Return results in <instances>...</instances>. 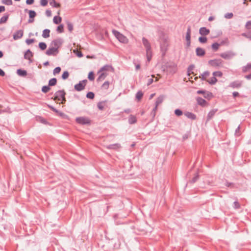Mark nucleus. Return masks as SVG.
Masks as SVG:
<instances>
[{
  "label": "nucleus",
  "instance_id": "obj_1",
  "mask_svg": "<svg viewBox=\"0 0 251 251\" xmlns=\"http://www.w3.org/2000/svg\"><path fill=\"white\" fill-rule=\"evenodd\" d=\"M142 43L146 49V56L148 62H150L152 57V51L151 45L149 41L145 37L142 38Z\"/></svg>",
  "mask_w": 251,
  "mask_h": 251
},
{
  "label": "nucleus",
  "instance_id": "obj_2",
  "mask_svg": "<svg viewBox=\"0 0 251 251\" xmlns=\"http://www.w3.org/2000/svg\"><path fill=\"white\" fill-rule=\"evenodd\" d=\"M112 33L119 42L124 44H127L128 42L127 38L116 30L113 29Z\"/></svg>",
  "mask_w": 251,
  "mask_h": 251
},
{
  "label": "nucleus",
  "instance_id": "obj_3",
  "mask_svg": "<svg viewBox=\"0 0 251 251\" xmlns=\"http://www.w3.org/2000/svg\"><path fill=\"white\" fill-rule=\"evenodd\" d=\"M66 93L64 90H59L55 93L54 100H55L61 101L62 103H65Z\"/></svg>",
  "mask_w": 251,
  "mask_h": 251
},
{
  "label": "nucleus",
  "instance_id": "obj_4",
  "mask_svg": "<svg viewBox=\"0 0 251 251\" xmlns=\"http://www.w3.org/2000/svg\"><path fill=\"white\" fill-rule=\"evenodd\" d=\"M219 55L225 60H230L236 55V53L232 50H227L220 53Z\"/></svg>",
  "mask_w": 251,
  "mask_h": 251
},
{
  "label": "nucleus",
  "instance_id": "obj_5",
  "mask_svg": "<svg viewBox=\"0 0 251 251\" xmlns=\"http://www.w3.org/2000/svg\"><path fill=\"white\" fill-rule=\"evenodd\" d=\"M208 64L213 67L219 68L223 67L224 61L221 59H214L210 60Z\"/></svg>",
  "mask_w": 251,
  "mask_h": 251
},
{
  "label": "nucleus",
  "instance_id": "obj_6",
  "mask_svg": "<svg viewBox=\"0 0 251 251\" xmlns=\"http://www.w3.org/2000/svg\"><path fill=\"white\" fill-rule=\"evenodd\" d=\"M87 81L86 79L79 81L78 84L75 85V89L77 91H81L84 90L86 85Z\"/></svg>",
  "mask_w": 251,
  "mask_h": 251
},
{
  "label": "nucleus",
  "instance_id": "obj_7",
  "mask_svg": "<svg viewBox=\"0 0 251 251\" xmlns=\"http://www.w3.org/2000/svg\"><path fill=\"white\" fill-rule=\"evenodd\" d=\"M63 43L62 40L61 39H57L53 40L50 44V46L53 47L57 50H58L59 47L61 46Z\"/></svg>",
  "mask_w": 251,
  "mask_h": 251
},
{
  "label": "nucleus",
  "instance_id": "obj_8",
  "mask_svg": "<svg viewBox=\"0 0 251 251\" xmlns=\"http://www.w3.org/2000/svg\"><path fill=\"white\" fill-rule=\"evenodd\" d=\"M76 122L81 125L89 124L90 120L89 118L84 117H77L75 119Z\"/></svg>",
  "mask_w": 251,
  "mask_h": 251
},
{
  "label": "nucleus",
  "instance_id": "obj_9",
  "mask_svg": "<svg viewBox=\"0 0 251 251\" xmlns=\"http://www.w3.org/2000/svg\"><path fill=\"white\" fill-rule=\"evenodd\" d=\"M59 52L58 50H57L50 46L49 49L46 50V54L49 56H56Z\"/></svg>",
  "mask_w": 251,
  "mask_h": 251
},
{
  "label": "nucleus",
  "instance_id": "obj_10",
  "mask_svg": "<svg viewBox=\"0 0 251 251\" xmlns=\"http://www.w3.org/2000/svg\"><path fill=\"white\" fill-rule=\"evenodd\" d=\"M167 68L168 69L167 71L169 73L172 74L176 73L177 71V66L175 63L167 66Z\"/></svg>",
  "mask_w": 251,
  "mask_h": 251
},
{
  "label": "nucleus",
  "instance_id": "obj_11",
  "mask_svg": "<svg viewBox=\"0 0 251 251\" xmlns=\"http://www.w3.org/2000/svg\"><path fill=\"white\" fill-rule=\"evenodd\" d=\"M191 27L189 26L187 28L186 35V40L187 42V47H189L191 44Z\"/></svg>",
  "mask_w": 251,
  "mask_h": 251
},
{
  "label": "nucleus",
  "instance_id": "obj_12",
  "mask_svg": "<svg viewBox=\"0 0 251 251\" xmlns=\"http://www.w3.org/2000/svg\"><path fill=\"white\" fill-rule=\"evenodd\" d=\"M24 35V31L23 30H19L16 31L13 34V39L14 40H17L21 39Z\"/></svg>",
  "mask_w": 251,
  "mask_h": 251
},
{
  "label": "nucleus",
  "instance_id": "obj_13",
  "mask_svg": "<svg viewBox=\"0 0 251 251\" xmlns=\"http://www.w3.org/2000/svg\"><path fill=\"white\" fill-rule=\"evenodd\" d=\"M242 84V82L241 81L237 80L231 82L228 86L232 88H239L241 87Z\"/></svg>",
  "mask_w": 251,
  "mask_h": 251
},
{
  "label": "nucleus",
  "instance_id": "obj_14",
  "mask_svg": "<svg viewBox=\"0 0 251 251\" xmlns=\"http://www.w3.org/2000/svg\"><path fill=\"white\" fill-rule=\"evenodd\" d=\"M33 56V53L30 50H28L24 54V57L26 59H28L30 62H32L31 57Z\"/></svg>",
  "mask_w": 251,
  "mask_h": 251
},
{
  "label": "nucleus",
  "instance_id": "obj_15",
  "mask_svg": "<svg viewBox=\"0 0 251 251\" xmlns=\"http://www.w3.org/2000/svg\"><path fill=\"white\" fill-rule=\"evenodd\" d=\"M28 13L30 19L28 20V22L29 23H33L34 21L33 19L36 16V13L35 11L31 10L28 11Z\"/></svg>",
  "mask_w": 251,
  "mask_h": 251
},
{
  "label": "nucleus",
  "instance_id": "obj_16",
  "mask_svg": "<svg viewBox=\"0 0 251 251\" xmlns=\"http://www.w3.org/2000/svg\"><path fill=\"white\" fill-rule=\"evenodd\" d=\"M199 33L202 36H206L210 33V30L205 27L200 28Z\"/></svg>",
  "mask_w": 251,
  "mask_h": 251
},
{
  "label": "nucleus",
  "instance_id": "obj_17",
  "mask_svg": "<svg viewBox=\"0 0 251 251\" xmlns=\"http://www.w3.org/2000/svg\"><path fill=\"white\" fill-rule=\"evenodd\" d=\"M98 73H100V74L98 78H97L98 81H101L103 80L105 78L106 76L108 75V74L106 72H100V71H99L98 72Z\"/></svg>",
  "mask_w": 251,
  "mask_h": 251
},
{
  "label": "nucleus",
  "instance_id": "obj_18",
  "mask_svg": "<svg viewBox=\"0 0 251 251\" xmlns=\"http://www.w3.org/2000/svg\"><path fill=\"white\" fill-rule=\"evenodd\" d=\"M113 70L114 69L111 66L109 65H106L100 68V72H106V71H113Z\"/></svg>",
  "mask_w": 251,
  "mask_h": 251
},
{
  "label": "nucleus",
  "instance_id": "obj_19",
  "mask_svg": "<svg viewBox=\"0 0 251 251\" xmlns=\"http://www.w3.org/2000/svg\"><path fill=\"white\" fill-rule=\"evenodd\" d=\"M196 52L197 55L199 56H202L205 53L204 50L201 48H197L196 49Z\"/></svg>",
  "mask_w": 251,
  "mask_h": 251
},
{
  "label": "nucleus",
  "instance_id": "obj_20",
  "mask_svg": "<svg viewBox=\"0 0 251 251\" xmlns=\"http://www.w3.org/2000/svg\"><path fill=\"white\" fill-rule=\"evenodd\" d=\"M121 147L120 144L117 143L114 144L109 145L107 146V149L110 150H117Z\"/></svg>",
  "mask_w": 251,
  "mask_h": 251
},
{
  "label": "nucleus",
  "instance_id": "obj_21",
  "mask_svg": "<svg viewBox=\"0 0 251 251\" xmlns=\"http://www.w3.org/2000/svg\"><path fill=\"white\" fill-rule=\"evenodd\" d=\"M184 115L185 116H186L188 118H189L190 119L193 120L196 119V115L192 112H185L184 113Z\"/></svg>",
  "mask_w": 251,
  "mask_h": 251
},
{
  "label": "nucleus",
  "instance_id": "obj_22",
  "mask_svg": "<svg viewBox=\"0 0 251 251\" xmlns=\"http://www.w3.org/2000/svg\"><path fill=\"white\" fill-rule=\"evenodd\" d=\"M217 111V110H216V109H213V110H211L207 114V121L210 120L215 114Z\"/></svg>",
  "mask_w": 251,
  "mask_h": 251
},
{
  "label": "nucleus",
  "instance_id": "obj_23",
  "mask_svg": "<svg viewBox=\"0 0 251 251\" xmlns=\"http://www.w3.org/2000/svg\"><path fill=\"white\" fill-rule=\"evenodd\" d=\"M164 96L163 95H161L159 97H158L156 100L155 101V105H156V106H158L160 104H161L164 100Z\"/></svg>",
  "mask_w": 251,
  "mask_h": 251
},
{
  "label": "nucleus",
  "instance_id": "obj_24",
  "mask_svg": "<svg viewBox=\"0 0 251 251\" xmlns=\"http://www.w3.org/2000/svg\"><path fill=\"white\" fill-rule=\"evenodd\" d=\"M137 122L136 118L135 116L130 115L128 118V123L130 124H133L136 123Z\"/></svg>",
  "mask_w": 251,
  "mask_h": 251
},
{
  "label": "nucleus",
  "instance_id": "obj_25",
  "mask_svg": "<svg viewBox=\"0 0 251 251\" xmlns=\"http://www.w3.org/2000/svg\"><path fill=\"white\" fill-rule=\"evenodd\" d=\"M9 17V15L5 14H4L0 19V24L5 23Z\"/></svg>",
  "mask_w": 251,
  "mask_h": 251
},
{
  "label": "nucleus",
  "instance_id": "obj_26",
  "mask_svg": "<svg viewBox=\"0 0 251 251\" xmlns=\"http://www.w3.org/2000/svg\"><path fill=\"white\" fill-rule=\"evenodd\" d=\"M17 74L22 76H25L27 75V72L25 70L18 69L17 71Z\"/></svg>",
  "mask_w": 251,
  "mask_h": 251
},
{
  "label": "nucleus",
  "instance_id": "obj_27",
  "mask_svg": "<svg viewBox=\"0 0 251 251\" xmlns=\"http://www.w3.org/2000/svg\"><path fill=\"white\" fill-rule=\"evenodd\" d=\"M105 103H106L105 101H102L99 102L97 104L98 108L100 110H103L104 108V107L105 106Z\"/></svg>",
  "mask_w": 251,
  "mask_h": 251
},
{
  "label": "nucleus",
  "instance_id": "obj_28",
  "mask_svg": "<svg viewBox=\"0 0 251 251\" xmlns=\"http://www.w3.org/2000/svg\"><path fill=\"white\" fill-rule=\"evenodd\" d=\"M197 102L199 105L201 106H204L206 103V101L204 99L200 97L197 98Z\"/></svg>",
  "mask_w": 251,
  "mask_h": 251
},
{
  "label": "nucleus",
  "instance_id": "obj_29",
  "mask_svg": "<svg viewBox=\"0 0 251 251\" xmlns=\"http://www.w3.org/2000/svg\"><path fill=\"white\" fill-rule=\"evenodd\" d=\"M210 75V73L208 71H205L201 75V76H200V78H201L202 80H205L207 76H208Z\"/></svg>",
  "mask_w": 251,
  "mask_h": 251
},
{
  "label": "nucleus",
  "instance_id": "obj_30",
  "mask_svg": "<svg viewBox=\"0 0 251 251\" xmlns=\"http://www.w3.org/2000/svg\"><path fill=\"white\" fill-rule=\"evenodd\" d=\"M50 30L48 29H44L43 31L42 36L47 38L50 37Z\"/></svg>",
  "mask_w": 251,
  "mask_h": 251
},
{
  "label": "nucleus",
  "instance_id": "obj_31",
  "mask_svg": "<svg viewBox=\"0 0 251 251\" xmlns=\"http://www.w3.org/2000/svg\"><path fill=\"white\" fill-rule=\"evenodd\" d=\"M217 79L214 76L207 80V81L211 85L215 84L217 82Z\"/></svg>",
  "mask_w": 251,
  "mask_h": 251
},
{
  "label": "nucleus",
  "instance_id": "obj_32",
  "mask_svg": "<svg viewBox=\"0 0 251 251\" xmlns=\"http://www.w3.org/2000/svg\"><path fill=\"white\" fill-rule=\"evenodd\" d=\"M143 96V93L141 91H139L136 94V99L138 101H140Z\"/></svg>",
  "mask_w": 251,
  "mask_h": 251
},
{
  "label": "nucleus",
  "instance_id": "obj_33",
  "mask_svg": "<svg viewBox=\"0 0 251 251\" xmlns=\"http://www.w3.org/2000/svg\"><path fill=\"white\" fill-rule=\"evenodd\" d=\"M195 68V66L194 65H191L189 66L187 69V75H190L191 74H193V70Z\"/></svg>",
  "mask_w": 251,
  "mask_h": 251
},
{
  "label": "nucleus",
  "instance_id": "obj_34",
  "mask_svg": "<svg viewBox=\"0 0 251 251\" xmlns=\"http://www.w3.org/2000/svg\"><path fill=\"white\" fill-rule=\"evenodd\" d=\"M57 83V79L55 78L50 79L49 81V85L50 86H53L56 85Z\"/></svg>",
  "mask_w": 251,
  "mask_h": 251
},
{
  "label": "nucleus",
  "instance_id": "obj_35",
  "mask_svg": "<svg viewBox=\"0 0 251 251\" xmlns=\"http://www.w3.org/2000/svg\"><path fill=\"white\" fill-rule=\"evenodd\" d=\"M62 18L60 17L54 16L53 19V22L55 24H58L61 23Z\"/></svg>",
  "mask_w": 251,
  "mask_h": 251
},
{
  "label": "nucleus",
  "instance_id": "obj_36",
  "mask_svg": "<svg viewBox=\"0 0 251 251\" xmlns=\"http://www.w3.org/2000/svg\"><path fill=\"white\" fill-rule=\"evenodd\" d=\"M50 4L51 6L54 7H60V4L58 3H57L54 0H51L50 2Z\"/></svg>",
  "mask_w": 251,
  "mask_h": 251
},
{
  "label": "nucleus",
  "instance_id": "obj_37",
  "mask_svg": "<svg viewBox=\"0 0 251 251\" xmlns=\"http://www.w3.org/2000/svg\"><path fill=\"white\" fill-rule=\"evenodd\" d=\"M220 46V44L218 43H214L211 45V48L214 51H216L219 49Z\"/></svg>",
  "mask_w": 251,
  "mask_h": 251
},
{
  "label": "nucleus",
  "instance_id": "obj_38",
  "mask_svg": "<svg viewBox=\"0 0 251 251\" xmlns=\"http://www.w3.org/2000/svg\"><path fill=\"white\" fill-rule=\"evenodd\" d=\"M213 76L216 78V77H221L223 76V73L221 71H216L212 73Z\"/></svg>",
  "mask_w": 251,
  "mask_h": 251
},
{
  "label": "nucleus",
  "instance_id": "obj_39",
  "mask_svg": "<svg viewBox=\"0 0 251 251\" xmlns=\"http://www.w3.org/2000/svg\"><path fill=\"white\" fill-rule=\"evenodd\" d=\"M109 86V82L108 81H105L101 86V88L103 90H107Z\"/></svg>",
  "mask_w": 251,
  "mask_h": 251
},
{
  "label": "nucleus",
  "instance_id": "obj_40",
  "mask_svg": "<svg viewBox=\"0 0 251 251\" xmlns=\"http://www.w3.org/2000/svg\"><path fill=\"white\" fill-rule=\"evenodd\" d=\"M1 2L6 5H11L13 3L12 0H2Z\"/></svg>",
  "mask_w": 251,
  "mask_h": 251
},
{
  "label": "nucleus",
  "instance_id": "obj_41",
  "mask_svg": "<svg viewBox=\"0 0 251 251\" xmlns=\"http://www.w3.org/2000/svg\"><path fill=\"white\" fill-rule=\"evenodd\" d=\"M69 76V73L68 71H66L63 72L62 75V78L64 80L68 78Z\"/></svg>",
  "mask_w": 251,
  "mask_h": 251
},
{
  "label": "nucleus",
  "instance_id": "obj_42",
  "mask_svg": "<svg viewBox=\"0 0 251 251\" xmlns=\"http://www.w3.org/2000/svg\"><path fill=\"white\" fill-rule=\"evenodd\" d=\"M50 90V86H44L42 88V91L43 93H46L48 92Z\"/></svg>",
  "mask_w": 251,
  "mask_h": 251
},
{
  "label": "nucleus",
  "instance_id": "obj_43",
  "mask_svg": "<svg viewBox=\"0 0 251 251\" xmlns=\"http://www.w3.org/2000/svg\"><path fill=\"white\" fill-rule=\"evenodd\" d=\"M39 47L41 50H44L47 48V45L46 43H45L44 42H40L39 44Z\"/></svg>",
  "mask_w": 251,
  "mask_h": 251
},
{
  "label": "nucleus",
  "instance_id": "obj_44",
  "mask_svg": "<svg viewBox=\"0 0 251 251\" xmlns=\"http://www.w3.org/2000/svg\"><path fill=\"white\" fill-rule=\"evenodd\" d=\"M56 31L59 33H62L64 31V26L63 25H60L57 28Z\"/></svg>",
  "mask_w": 251,
  "mask_h": 251
},
{
  "label": "nucleus",
  "instance_id": "obj_45",
  "mask_svg": "<svg viewBox=\"0 0 251 251\" xmlns=\"http://www.w3.org/2000/svg\"><path fill=\"white\" fill-rule=\"evenodd\" d=\"M67 27L70 32H72L73 30V25L69 22L67 23Z\"/></svg>",
  "mask_w": 251,
  "mask_h": 251
},
{
  "label": "nucleus",
  "instance_id": "obj_46",
  "mask_svg": "<svg viewBox=\"0 0 251 251\" xmlns=\"http://www.w3.org/2000/svg\"><path fill=\"white\" fill-rule=\"evenodd\" d=\"M61 71V68L60 67H56L53 71V74L55 75L59 74Z\"/></svg>",
  "mask_w": 251,
  "mask_h": 251
},
{
  "label": "nucleus",
  "instance_id": "obj_47",
  "mask_svg": "<svg viewBox=\"0 0 251 251\" xmlns=\"http://www.w3.org/2000/svg\"><path fill=\"white\" fill-rule=\"evenodd\" d=\"M95 95L94 93L92 92H88L86 95V97L88 99H94Z\"/></svg>",
  "mask_w": 251,
  "mask_h": 251
},
{
  "label": "nucleus",
  "instance_id": "obj_48",
  "mask_svg": "<svg viewBox=\"0 0 251 251\" xmlns=\"http://www.w3.org/2000/svg\"><path fill=\"white\" fill-rule=\"evenodd\" d=\"M207 38L205 37H200L199 38V41L201 43H205L207 42Z\"/></svg>",
  "mask_w": 251,
  "mask_h": 251
},
{
  "label": "nucleus",
  "instance_id": "obj_49",
  "mask_svg": "<svg viewBox=\"0 0 251 251\" xmlns=\"http://www.w3.org/2000/svg\"><path fill=\"white\" fill-rule=\"evenodd\" d=\"M233 207L235 209H239L240 208V204L238 202V201H235L233 203Z\"/></svg>",
  "mask_w": 251,
  "mask_h": 251
},
{
  "label": "nucleus",
  "instance_id": "obj_50",
  "mask_svg": "<svg viewBox=\"0 0 251 251\" xmlns=\"http://www.w3.org/2000/svg\"><path fill=\"white\" fill-rule=\"evenodd\" d=\"M175 113L177 116H180L183 114L182 111L179 109H176L175 111Z\"/></svg>",
  "mask_w": 251,
  "mask_h": 251
},
{
  "label": "nucleus",
  "instance_id": "obj_51",
  "mask_svg": "<svg viewBox=\"0 0 251 251\" xmlns=\"http://www.w3.org/2000/svg\"><path fill=\"white\" fill-rule=\"evenodd\" d=\"M88 77V79L90 80H94L95 77H94V73L93 72H91L89 73Z\"/></svg>",
  "mask_w": 251,
  "mask_h": 251
},
{
  "label": "nucleus",
  "instance_id": "obj_52",
  "mask_svg": "<svg viewBox=\"0 0 251 251\" xmlns=\"http://www.w3.org/2000/svg\"><path fill=\"white\" fill-rule=\"evenodd\" d=\"M233 14L232 13H227L226 14H225V18H226V19H231L233 17Z\"/></svg>",
  "mask_w": 251,
  "mask_h": 251
},
{
  "label": "nucleus",
  "instance_id": "obj_53",
  "mask_svg": "<svg viewBox=\"0 0 251 251\" xmlns=\"http://www.w3.org/2000/svg\"><path fill=\"white\" fill-rule=\"evenodd\" d=\"M35 39H27L25 40V43L27 45H30L35 42Z\"/></svg>",
  "mask_w": 251,
  "mask_h": 251
},
{
  "label": "nucleus",
  "instance_id": "obj_54",
  "mask_svg": "<svg viewBox=\"0 0 251 251\" xmlns=\"http://www.w3.org/2000/svg\"><path fill=\"white\" fill-rule=\"evenodd\" d=\"M245 27L247 29H251V20L246 23Z\"/></svg>",
  "mask_w": 251,
  "mask_h": 251
},
{
  "label": "nucleus",
  "instance_id": "obj_55",
  "mask_svg": "<svg viewBox=\"0 0 251 251\" xmlns=\"http://www.w3.org/2000/svg\"><path fill=\"white\" fill-rule=\"evenodd\" d=\"M40 4L43 6H45L48 4V0H40Z\"/></svg>",
  "mask_w": 251,
  "mask_h": 251
},
{
  "label": "nucleus",
  "instance_id": "obj_56",
  "mask_svg": "<svg viewBox=\"0 0 251 251\" xmlns=\"http://www.w3.org/2000/svg\"><path fill=\"white\" fill-rule=\"evenodd\" d=\"M76 55L79 57H81L83 56L82 53L81 51L78 50H76Z\"/></svg>",
  "mask_w": 251,
  "mask_h": 251
},
{
  "label": "nucleus",
  "instance_id": "obj_57",
  "mask_svg": "<svg viewBox=\"0 0 251 251\" xmlns=\"http://www.w3.org/2000/svg\"><path fill=\"white\" fill-rule=\"evenodd\" d=\"M48 107L51 109L52 110V111H53L54 112H58V110L55 109V108H54L52 106H51V105H48Z\"/></svg>",
  "mask_w": 251,
  "mask_h": 251
},
{
  "label": "nucleus",
  "instance_id": "obj_58",
  "mask_svg": "<svg viewBox=\"0 0 251 251\" xmlns=\"http://www.w3.org/2000/svg\"><path fill=\"white\" fill-rule=\"evenodd\" d=\"M157 106H156V105H155V107L153 109L152 112H151V114L153 115V116H154L155 115V112L157 110Z\"/></svg>",
  "mask_w": 251,
  "mask_h": 251
},
{
  "label": "nucleus",
  "instance_id": "obj_59",
  "mask_svg": "<svg viewBox=\"0 0 251 251\" xmlns=\"http://www.w3.org/2000/svg\"><path fill=\"white\" fill-rule=\"evenodd\" d=\"M153 80L152 78H149L148 80L147 85L149 86V85H151L153 82Z\"/></svg>",
  "mask_w": 251,
  "mask_h": 251
},
{
  "label": "nucleus",
  "instance_id": "obj_60",
  "mask_svg": "<svg viewBox=\"0 0 251 251\" xmlns=\"http://www.w3.org/2000/svg\"><path fill=\"white\" fill-rule=\"evenodd\" d=\"M199 176L198 175H196L195 177H193V178L192 180V182L194 183L198 179Z\"/></svg>",
  "mask_w": 251,
  "mask_h": 251
},
{
  "label": "nucleus",
  "instance_id": "obj_61",
  "mask_svg": "<svg viewBox=\"0 0 251 251\" xmlns=\"http://www.w3.org/2000/svg\"><path fill=\"white\" fill-rule=\"evenodd\" d=\"M34 0H26V3L27 4H32L33 3Z\"/></svg>",
  "mask_w": 251,
  "mask_h": 251
},
{
  "label": "nucleus",
  "instance_id": "obj_62",
  "mask_svg": "<svg viewBox=\"0 0 251 251\" xmlns=\"http://www.w3.org/2000/svg\"><path fill=\"white\" fill-rule=\"evenodd\" d=\"M239 129L240 126H238L235 130V134L237 135V136H239L240 135V134L239 133Z\"/></svg>",
  "mask_w": 251,
  "mask_h": 251
},
{
  "label": "nucleus",
  "instance_id": "obj_63",
  "mask_svg": "<svg viewBox=\"0 0 251 251\" xmlns=\"http://www.w3.org/2000/svg\"><path fill=\"white\" fill-rule=\"evenodd\" d=\"M232 95L234 98H236V97L239 96V94L237 92H233Z\"/></svg>",
  "mask_w": 251,
  "mask_h": 251
},
{
  "label": "nucleus",
  "instance_id": "obj_64",
  "mask_svg": "<svg viewBox=\"0 0 251 251\" xmlns=\"http://www.w3.org/2000/svg\"><path fill=\"white\" fill-rule=\"evenodd\" d=\"M4 72L1 69H0V75L1 76H3L5 75Z\"/></svg>",
  "mask_w": 251,
  "mask_h": 251
}]
</instances>
